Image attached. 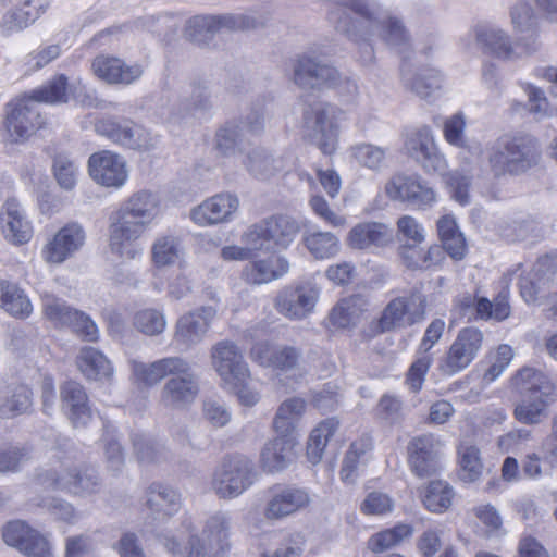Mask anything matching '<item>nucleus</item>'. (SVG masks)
Here are the masks:
<instances>
[{
  "label": "nucleus",
  "instance_id": "f257e3e1",
  "mask_svg": "<svg viewBox=\"0 0 557 557\" xmlns=\"http://www.w3.org/2000/svg\"><path fill=\"white\" fill-rule=\"evenodd\" d=\"M298 225L283 215H272L253 223L243 234L246 247L226 246L221 255L225 260H248L242 277L248 284L260 285L283 276L288 262L278 253L296 238Z\"/></svg>",
  "mask_w": 557,
  "mask_h": 557
},
{
  "label": "nucleus",
  "instance_id": "f03ea898",
  "mask_svg": "<svg viewBox=\"0 0 557 557\" xmlns=\"http://www.w3.org/2000/svg\"><path fill=\"white\" fill-rule=\"evenodd\" d=\"M133 374L145 386H153L166 376H172L162 389V400L175 405L193 403L199 392L195 374L186 360L166 357L149 364L134 362Z\"/></svg>",
  "mask_w": 557,
  "mask_h": 557
},
{
  "label": "nucleus",
  "instance_id": "7ed1b4c3",
  "mask_svg": "<svg viewBox=\"0 0 557 557\" xmlns=\"http://www.w3.org/2000/svg\"><path fill=\"white\" fill-rule=\"evenodd\" d=\"M307 401L301 397H290L280 404L273 418L276 436L261 453L262 468L268 472L280 471L292 461L297 445V425L305 414Z\"/></svg>",
  "mask_w": 557,
  "mask_h": 557
},
{
  "label": "nucleus",
  "instance_id": "20e7f679",
  "mask_svg": "<svg viewBox=\"0 0 557 557\" xmlns=\"http://www.w3.org/2000/svg\"><path fill=\"white\" fill-rule=\"evenodd\" d=\"M153 205L152 195L145 190L128 199L126 207L117 212L110 225L109 246L112 253L124 260L141 255L139 239L146 231L145 219Z\"/></svg>",
  "mask_w": 557,
  "mask_h": 557
},
{
  "label": "nucleus",
  "instance_id": "39448f33",
  "mask_svg": "<svg viewBox=\"0 0 557 557\" xmlns=\"http://www.w3.org/2000/svg\"><path fill=\"white\" fill-rule=\"evenodd\" d=\"M509 384L524 397L513 409L515 419L528 425L541 423L555 400L556 386L549 376L539 369L525 366L510 376Z\"/></svg>",
  "mask_w": 557,
  "mask_h": 557
},
{
  "label": "nucleus",
  "instance_id": "423d86ee",
  "mask_svg": "<svg viewBox=\"0 0 557 557\" xmlns=\"http://www.w3.org/2000/svg\"><path fill=\"white\" fill-rule=\"evenodd\" d=\"M212 363L224 383L232 386L243 406L251 407L258 403L259 394L248 387L249 369L234 343L219 342L212 349Z\"/></svg>",
  "mask_w": 557,
  "mask_h": 557
},
{
  "label": "nucleus",
  "instance_id": "0eeeda50",
  "mask_svg": "<svg viewBox=\"0 0 557 557\" xmlns=\"http://www.w3.org/2000/svg\"><path fill=\"white\" fill-rule=\"evenodd\" d=\"M540 160L536 140L528 135H515L505 139L488 158L495 177L519 175L535 166Z\"/></svg>",
  "mask_w": 557,
  "mask_h": 557
},
{
  "label": "nucleus",
  "instance_id": "6e6552de",
  "mask_svg": "<svg viewBox=\"0 0 557 557\" xmlns=\"http://www.w3.org/2000/svg\"><path fill=\"white\" fill-rule=\"evenodd\" d=\"M426 307L425 296L416 290L395 297L387 302L381 315L368 325L363 336L370 339L396 329L411 326L424 319Z\"/></svg>",
  "mask_w": 557,
  "mask_h": 557
},
{
  "label": "nucleus",
  "instance_id": "1a4fd4ad",
  "mask_svg": "<svg viewBox=\"0 0 557 557\" xmlns=\"http://www.w3.org/2000/svg\"><path fill=\"white\" fill-rule=\"evenodd\" d=\"M41 300L44 317L55 327H70L83 341H98V327L85 312L67 306L64 300L54 295L45 294Z\"/></svg>",
  "mask_w": 557,
  "mask_h": 557
},
{
  "label": "nucleus",
  "instance_id": "9d476101",
  "mask_svg": "<svg viewBox=\"0 0 557 557\" xmlns=\"http://www.w3.org/2000/svg\"><path fill=\"white\" fill-rule=\"evenodd\" d=\"M46 124V119L24 94L7 103L3 126L13 143L28 139Z\"/></svg>",
  "mask_w": 557,
  "mask_h": 557
},
{
  "label": "nucleus",
  "instance_id": "9b49d317",
  "mask_svg": "<svg viewBox=\"0 0 557 557\" xmlns=\"http://www.w3.org/2000/svg\"><path fill=\"white\" fill-rule=\"evenodd\" d=\"M98 135L115 145L133 150H149L154 144L150 133L129 119L104 116L95 123Z\"/></svg>",
  "mask_w": 557,
  "mask_h": 557
},
{
  "label": "nucleus",
  "instance_id": "f8f14e48",
  "mask_svg": "<svg viewBox=\"0 0 557 557\" xmlns=\"http://www.w3.org/2000/svg\"><path fill=\"white\" fill-rule=\"evenodd\" d=\"M483 342V332L478 327L466 326L459 330L445 357L438 363L440 371L446 375H455L468 368L478 357Z\"/></svg>",
  "mask_w": 557,
  "mask_h": 557
},
{
  "label": "nucleus",
  "instance_id": "ddd939ff",
  "mask_svg": "<svg viewBox=\"0 0 557 557\" xmlns=\"http://www.w3.org/2000/svg\"><path fill=\"white\" fill-rule=\"evenodd\" d=\"M35 480L42 491H61L74 495L95 492L98 485L95 470L89 467L62 471L46 470L38 473Z\"/></svg>",
  "mask_w": 557,
  "mask_h": 557
},
{
  "label": "nucleus",
  "instance_id": "4468645a",
  "mask_svg": "<svg viewBox=\"0 0 557 557\" xmlns=\"http://www.w3.org/2000/svg\"><path fill=\"white\" fill-rule=\"evenodd\" d=\"M87 170L90 178L106 188L119 189L128 180L126 160L120 153L108 149L91 153Z\"/></svg>",
  "mask_w": 557,
  "mask_h": 557
},
{
  "label": "nucleus",
  "instance_id": "2eb2a0df",
  "mask_svg": "<svg viewBox=\"0 0 557 557\" xmlns=\"http://www.w3.org/2000/svg\"><path fill=\"white\" fill-rule=\"evenodd\" d=\"M251 470L250 461L243 456L225 458L213 478L216 494L223 498L240 495L252 484Z\"/></svg>",
  "mask_w": 557,
  "mask_h": 557
},
{
  "label": "nucleus",
  "instance_id": "dca6fc26",
  "mask_svg": "<svg viewBox=\"0 0 557 557\" xmlns=\"http://www.w3.org/2000/svg\"><path fill=\"white\" fill-rule=\"evenodd\" d=\"M294 82L300 87L319 89H339L342 84L345 83L348 91H350V89L354 91L357 90L356 84L351 83L348 78L342 81L334 67L321 64L308 55H302L297 60L294 70Z\"/></svg>",
  "mask_w": 557,
  "mask_h": 557
},
{
  "label": "nucleus",
  "instance_id": "f3484780",
  "mask_svg": "<svg viewBox=\"0 0 557 557\" xmlns=\"http://www.w3.org/2000/svg\"><path fill=\"white\" fill-rule=\"evenodd\" d=\"M228 527L226 519L222 516H213L208 519L202 531V540L196 535H189L186 557H205L208 550L212 557H222L230 549Z\"/></svg>",
  "mask_w": 557,
  "mask_h": 557
},
{
  "label": "nucleus",
  "instance_id": "a211bd4d",
  "mask_svg": "<svg viewBox=\"0 0 557 557\" xmlns=\"http://www.w3.org/2000/svg\"><path fill=\"white\" fill-rule=\"evenodd\" d=\"M3 541L27 557H52L48 539L21 520L8 522L2 529Z\"/></svg>",
  "mask_w": 557,
  "mask_h": 557
},
{
  "label": "nucleus",
  "instance_id": "6ab92c4d",
  "mask_svg": "<svg viewBox=\"0 0 557 557\" xmlns=\"http://www.w3.org/2000/svg\"><path fill=\"white\" fill-rule=\"evenodd\" d=\"M343 112L329 104L318 103L310 106L304 113L305 122L312 125L321 137L318 146L324 154H332L336 149L338 136V120Z\"/></svg>",
  "mask_w": 557,
  "mask_h": 557
},
{
  "label": "nucleus",
  "instance_id": "aec40b11",
  "mask_svg": "<svg viewBox=\"0 0 557 557\" xmlns=\"http://www.w3.org/2000/svg\"><path fill=\"white\" fill-rule=\"evenodd\" d=\"M438 446L440 441L432 434L411 438L407 446L408 465L416 476L424 479L438 472Z\"/></svg>",
  "mask_w": 557,
  "mask_h": 557
},
{
  "label": "nucleus",
  "instance_id": "412c9836",
  "mask_svg": "<svg viewBox=\"0 0 557 557\" xmlns=\"http://www.w3.org/2000/svg\"><path fill=\"white\" fill-rule=\"evenodd\" d=\"M268 492L269 500L264 509L268 519H282L306 508L310 503L308 493L296 486L275 484Z\"/></svg>",
  "mask_w": 557,
  "mask_h": 557
},
{
  "label": "nucleus",
  "instance_id": "4be33fe9",
  "mask_svg": "<svg viewBox=\"0 0 557 557\" xmlns=\"http://www.w3.org/2000/svg\"><path fill=\"white\" fill-rule=\"evenodd\" d=\"M85 242L83 227L71 222L61 227L42 248V257L48 263H62L72 257Z\"/></svg>",
  "mask_w": 557,
  "mask_h": 557
},
{
  "label": "nucleus",
  "instance_id": "5701e85b",
  "mask_svg": "<svg viewBox=\"0 0 557 557\" xmlns=\"http://www.w3.org/2000/svg\"><path fill=\"white\" fill-rule=\"evenodd\" d=\"M11 8L3 14L0 29L4 34L22 30L38 20L48 7V0H0V7Z\"/></svg>",
  "mask_w": 557,
  "mask_h": 557
},
{
  "label": "nucleus",
  "instance_id": "b1692460",
  "mask_svg": "<svg viewBox=\"0 0 557 557\" xmlns=\"http://www.w3.org/2000/svg\"><path fill=\"white\" fill-rule=\"evenodd\" d=\"M249 357L261 367L290 371L298 366L301 354L294 346H274L268 341H258L251 346Z\"/></svg>",
  "mask_w": 557,
  "mask_h": 557
},
{
  "label": "nucleus",
  "instance_id": "393cba45",
  "mask_svg": "<svg viewBox=\"0 0 557 557\" xmlns=\"http://www.w3.org/2000/svg\"><path fill=\"white\" fill-rule=\"evenodd\" d=\"M92 73L101 81L111 85H129L144 73L139 64H126L122 59L99 54L91 62Z\"/></svg>",
  "mask_w": 557,
  "mask_h": 557
},
{
  "label": "nucleus",
  "instance_id": "a878e982",
  "mask_svg": "<svg viewBox=\"0 0 557 557\" xmlns=\"http://www.w3.org/2000/svg\"><path fill=\"white\" fill-rule=\"evenodd\" d=\"M385 193L393 199L405 200L419 208L430 207L436 200L434 190L412 176L395 175L385 185Z\"/></svg>",
  "mask_w": 557,
  "mask_h": 557
},
{
  "label": "nucleus",
  "instance_id": "bb28decb",
  "mask_svg": "<svg viewBox=\"0 0 557 557\" xmlns=\"http://www.w3.org/2000/svg\"><path fill=\"white\" fill-rule=\"evenodd\" d=\"M474 306L475 315L480 320H494L497 322L505 321L511 314L510 306V287L508 283L502 285L493 300L487 297H465L460 301V308L466 309Z\"/></svg>",
  "mask_w": 557,
  "mask_h": 557
},
{
  "label": "nucleus",
  "instance_id": "cd10ccee",
  "mask_svg": "<svg viewBox=\"0 0 557 557\" xmlns=\"http://www.w3.org/2000/svg\"><path fill=\"white\" fill-rule=\"evenodd\" d=\"M0 227L4 238L16 246L27 244L33 237V226L14 198L8 199L2 207Z\"/></svg>",
  "mask_w": 557,
  "mask_h": 557
},
{
  "label": "nucleus",
  "instance_id": "c85d7f7f",
  "mask_svg": "<svg viewBox=\"0 0 557 557\" xmlns=\"http://www.w3.org/2000/svg\"><path fill=\"white\" fill-rule=\"evenodd\" d=\"M237 208L236 196L227 193L218 194L196 207L191 211V220L200 226L222 223L227 221Z\"/></svg>",
  "mask_w": 557,
  "mask_h": 557
},
{
  "label": "nucleus",
  "instance_id": "c756f323",
  "mask_svg": "<svg viewBox=\"0 0 557 557\" xmlns=\"http://www.w3.org/2000/svg\"><path fill=\"white\" fill-rule=\"evenodd\" d=\"M215 314L212 307H201L184 314L176 323L174 341L183 345L199 342L208 332Z\"/></svg>",
  "mask_w": 557,
  "mask_h": 557
},
{
  "label": "nucleus",
  "instance_id": "7c9ffc66",
  "mask_svg": "<svg viewBox=\"0 0 557 557\" xmlns=\"http://www.w3.org/2000/svg\"><path fill=\"white\" fill-rule=\"evenodd\" d=\"M314 297L302 286H287L275 298V308L289 319H301L312 311Z\"/></svg>",
  "mask_w": 557,
  "mask_h": 557
},
{
  "label": "nucleus",
  "instance_id": "2f4dec72",
  "mask_svg": "<svg viewBox=\"0 0 557 557\" xmlns=\"http://www.w3.org/2000/svg\"><path fill=\"white\" fill-rule=\"evenodd\" d=\"M391 242V230L384 223L380 222L358 223L347 235V245L359 250H367L372 247H384Z\"/></svg>",
  "mask_w": 557,
  "mask_h": 557
},
{
  "label": "nucleus",
  "instance_id": "473e14b6",
  "mask_svg": "<svg viewBox=\"0 0 557 557\" xmlns=\"http://www.w3.org/2000/svg\"><path fill=\"white\" fill-rule=\"evenodd\" d=\"M61 400L69 406V419L74 426L84 425L91 419L92 411L84 386L73 380L61 385Z\"/></svg>",
  "mask_w": 557,
  "mask_h": 557
},
{
  "label": "nucleus",
  "instance_id": "72a5a7b5",
  "mask_svg": "<svg viewBox=\"0 0 557 557\" xmlns=\"http://www.w3.org/2000/svg\"><path fill=\"white\" fill-rule=\"evenodd\" d=\"M436 230L445 257L449 256L455 261L463 260L468 253V245L455 218L451 214L441 216L436 222Z\"/></svg>",
  "mask_w": 557,
  "mask_h": 557
},
{
  "label": "nucleus",
  "instance_id": "f704fd0d",
  "mask_svg": "<svg viewBox=\"0 0 557 557\" xmlns=\"http://www.w3.org/2000/svg\"><path fill=\"white\" fill-rule=\"evenodd\" d=\"M256 26L255 21L247 15H199L193 17L188 28L193 29L191 35L208 34L221 29L245 30Z\"/></svg>",
  "mask_w": 557,
  "mask_h": 557
},
{
  "label": "nucleus",
  "instance_id": "c9c22d12",
  "mask_svg": "<svg viewBox=\"0 0 557 557\" xmlns=\"http://www.w3.org/2000/svg\"><path fill=\"white\" fill-rule=\"evenodd\" d=\"M144 506L152 516L171 517L181 508V495L162 484H151L146 491Z\"/></svg>",
  "mask_w": 557,
  "mask_h": 557
},
{
  "label": "nucleus",
  "instance_id": "e433bc0d",
  "mask_svg": "<svg viewBox=\"0 0 557 557\" xmlns=\"http://www.w3.org/2000/svg\"><path fill=\"white\" fill-rule=\"evenodd\" d=\"M0 308L16 319H27L33 305L25 292L16 284L0 278Z\"/></svg>",
  "mask_w": 557,
  "mask_h": 557
},
{
  "label": "nucleus",
  "instance_id": "4c0bfd02",
  "mask_svg": "<svg viewBox=\"0 0 557 557\" xmlns=\"http://www.w3.org/2000/svg\"><path fill=\"white\" fill-rule=\"evenodd\" d=\"M423 507L432 513H444L453 505L455 491L443 480H432L419 491Z\"/></svg>",
  "mask_w": 557,
  "mask_h": 557
},
{
  "label": "nucleus",
  "instance_id": "58836bf2",
  "mask_svg": "<svg viewBox=\"0 0 557 557\" xmlns=\"http://www.w3.org/2000/svg\"><path fill=\"white\" fill-rule=\"evenodd\" d=\"M339 424L337 418L331 417L320 421L311 430L306 446V455L311 463L317 465L321 461L327 443L337 432Z\"/></svg>",
  "mask_w": 557,
  "mask_h": 557
},
{
  "label": "nucleus",
  "instance_id": "ea45409f",
  "mask_svg": "<svg viewBox=\"0 0 557 557\" xmlns=\"http://www.w3.org/2000/svg\"><path fill=\"white\" fill-rule=\"evenodd\" d=\"M373 447V438L369 434H362L350 443L339 471L341 480L344 483L354 481L360 461L372 451Z\"/></svg>",
  "mask_w": 557,
  "mask_h": 557
},
{
  "label": "nucleus",
  "instance_id": "a19ab883",
  "mask_svg": "<svg viewBox=\"0 0 557 557\" xmlns=\"http://www.w3.org/2000/svg\"><path fill=\"white\" fill-rule=\"evenodd\" d=\"M79 371L88 380H102L112 375V367L106 356L92 348L83 347L76 357Z\"/></svg>",
  "mask_w": 557,
  "mask_h": 557
},
{
  "label": "nucleus",
  "instance_id": "79ce46f5",
  "mask_svg": "<svg viewBox=\"0 0 557 557\" xmlns=\"http://www.w3.org/2000/svg\"><path fill=\"white\" fill-rule=\"evenodd\" d=\"M32 102L49 104L63 103L69 100V81L64 74L55 75L44 85L24 92Z\"/></svg>",
  "mask_w": 557,
  "mask_h": 557
},
{
  "label": "nucleus",
  "instance_id": "37998d69",
  "mask_svg": "<svg viewBox=\"0 0 557 557\" xmlns=\"http://www.w3.org/2000/svg\"><path fill=\"white\" fill-rule=\"evenodd\" d=\"M552 283L550 275L540 265V257L529 271H523L518 281L519 293L527 304H535L541 290Z\"/></svg>",
  "mask_w": 557,
  "mask_h": 557
},
{
  "label": "nucleus",
  "instance_id": "c03bdc74",
  "mask_svg": "<svg viewBox=\"0 0 557 557\" xmlns=\"http://www.w3.org/2000/svg\"><path fill=\"white\" fill-rule=\"evenodd\" d=\"M413 533V528L408 523H396L392 528L381 530L368 540V548L377 554L400 545Z\"/></svg>",
  "mask_w": 557,
  "mask_h": 557
},
{
  "label": "nucleus",
  "instance_id": "a18cd8bd",
  "mask_svg": "<svg viewBox=\"0 0 557 557\" xmlns=\"http://www.w3.org/2000/svg\"><path fill=\"white\" fill-rule=\"evenodd\" d=\"M476 40L484 54L498 59H509L512 55V46L502 30L482 27L476 32Z\"/></svg>",
  "mask_w": 557,
  "mask_h": 557
},
{
  "label": "nucleus",
  "instance_id": "49530a36",
  "mask_svg": "<svg viewBox=\"0 0 557 557\" xmlns=\"http://www.w3.org/2000/svg\"><path fill=\"white\" fill-rule=\"evenodd\" d=\"M30 388L25 384H16L8 387L7 397L0 407L2 418H14L27 413L32 408Z\"/></svg>",
  "mask_w": 557,
  "mask_h": 557
},
{
  "label": "nucleus",
  "instance_id": "de8ad7c7",
  "mask_svg": "<svg viewBox=\"0 0 557 557\" xmlns=\"http://www.w3.org/2000/svg\"><path fill=\"white\" fill-rule=\"evenodd\" d=\"M411 146L419 151L423 158L424 168H432L434 171H441L446 168V160L435 147L431 131L429 127H422L411 138Z\"/></svg>",
  "mask_w": 557,
  "mask_h": 557
},
{
  "label": "nucleus",
  "instance_id": "09e8293b",
  "mask_svg": "<svg viewBox=\"0 0 557 557\" xmlns=\"http://www.w3.org/2000/svg\"><path fill=\"white\" fill-rule=\"evenodd\" d=\"M459 475L465 482H475L482 474L483 463L480 450L474 445H460L457 448Z\"/></svg>",
  "mask_w": 557,
  "mask_h": 557
},
{
  "label": "nucleus",
  "instance_id": "8fccbe9b",
  "mask_svg": "<svg viewBox=\"0 0 557 557\" xmlns=\"http://www.w3.org/2000/svg\"><path fill=\"white\" fill-rule=\"evenodd\" d=\"M302 243L315 259L332 258L339 249L337 237L329 232L308 233L304 236Z\"/></svg>",
  "mask_w": 557,
  "mask_h": 557
},
{
  "label": "nucleus",
  "instance_id": "3c124183",
  "mask_svg": "<svg viewBox=\"0 0 557 557\" xmlns=\"http://www.w3.org/2000/svg\"><path fill=\"white\" fill-rule=\"evenodd\" d=\"M181 245L176 237L162 235L158 237L151 249L152 262L157 268L174 264L180 260Z\"/></svg>",
  "mask_w": 557,
  "mask_h": 557
},
{
  "label": "nucleus",
  "instance_id": "603ef678",
  "mask_svg": "<svg viewBox=\"0 0 557 557\" xmlns=\"http://www.w3.org/2000/svg\"><path fill=\"white\" fill-rule=\"evenodd\" d=\"M52 173L59 186L65 190L74 189L79 177L78 165L66 153L53 157Z\"/></svg>",
  "mask_w": 557,
  "mask_h": 557
},
{
  "label": "nucleus",
  "instance_id": "864d4df0",
  "mask_svg": "<svg viewBox=\"0 0 557 557\" xmlns=\"http://www.w3.org/2000/svg\"><path fill=\"white\" fill-rule=\"evenodd\" d=\"M419 356L410 364L406 372L405 383L409 389L413 393H418L422 389L425 381V376L433 363L432 352L418 351Z\"/></svg>",
  "mask_w": 557,
  "mask_h": 557
},
{
  "label": "nucleus",
  "instance_id": "5fc2aeb1",
  "mask_svg": "<svg viewBox=\"0 0 557 557\" xmlns=\"http://www.w3.org/2000/svg\"><path fill=\"white\" fill-rule=\"evenodd\" d=\"M135 327L146 335H158L165 329V319L162 312L156 309H144L134 317Z\"/></svg>",
  "mask_w": 557,
  "mask_h": 557
},
{
  "label": "nucleus",
  "instance_id": "6e6d98bb",
  "mask_svg": "<svg viewBox=\"0 0 557 557\" xmlns=\"http://www.w3.org/2000/svg\"><path fill=\"white\" fill-rule=\"evenodd\" d=\"M352 154L364 168L379 171L386 161V151L380 147L361 144L352 148Z\"/></svg>",
  "mask_w": 557,
  "mask_h": 557
},
{
  "label": "nucleus",
  "instance_id": "4d7b16f0",
  "mask_svg": "<svg viewBox=\"0 0 557 557\" xmlns=\"http://www.w3.org/2000/svg\"><path fill=\"white\" fill-rule=\"evenodd\" d=\"M513 359V349L508 344H500L496 347L492 357V363L484 372V380L487 382L495 381L510 364Z\"/></svg>",
  "mask_w": 557,
  "mask_h": 557
},
{
  "label": "nucleus",
  "instance_id": "13d9d810",
  "mask_svg": "<svg viewBox=\"0 0 557 557\" xmlns=\"http://www.w3.org/2000/svg\"><path fill=\"white\" fill-rule=\"evenodd\" d=\"M393 507L394 502L387 494L371 492L362 502L360 510L368 516H382L391 512Z\"/></svg>",
  "mask_w": 557,
  "mask_h": 557
},
{
  "label": "nucleus",
  "instance_id": "bf43d9fd",
  "mask_svg": "<svg viewBox=\"0 0 557 557\" xmlns=\"http://www.w3.org/2000/svg\"><path fill=\"white\" fill-rule=\"evenodd\" d=\"M356 298L349 297L341 299L331 310L329 314L330 325L334 329H347L352 320V307L355 306Z\"/></svg>",
  "mask_w": 557,
  "mask_h": 557
},
{
  "label": "nucleus",
  "instance_id": "052dcab7",
  "mask_svg": "<svg viewBox=\"0 0 557 557\" xmlns=\"http://www.w3.org/2000/svg\"><path fill=\"white\" fill-rule=\"evenodd\" d=\"M445 183L451 197L465 206L469 202L470 180L461 173L455 171L445 175Z\"/></svg>",
  "mask_w": 557,
  "mask_h": 557
},
{
  "label": "nucleus",
  "instance_id": "680f3d73",
  "mask_svg": "<svg viewBox=\"0 0 557 557\" xmlns=\"http://www.w3.org/2000/svg\"><path fill=\"white\" fill-rule=\"evenodd\" d=\"M466 128V121L461 113H456L446 119L443 125V135L445 140L456 147H463V133Z\"/></svg>",
  "mask_w": 557,
  "mask_h": 557
},
{
  "label": "nucleus",
  "instance_id": "e2e57ef3",
  "mask_svg": "<svg viewBox=\"0 0 557 557\" xmlns=\"http://www.w3.org/2000/svg\"><path fill=\"white\" fill-rule=\"evenodd\" d=\"M397 231L409 245H420L424 242L423 227L410 215H403L398 219Z\"/></svg>",
  "mask_w": 557,
  "mask_h": 557
},
{
  "label": "nucleus",
  "instance_id": "0e129e2a",
  "mask_svg": "<svg viewBox=\"0 0 557 557\" xmlns=\"http://www.w3.org/2000/svg\"><path fill=\"white\" fill-rule=\"evenodd\" d=\"M309 203L313 212L319 218H321L326 224L334 227H338L343 226L346 223V219L331 210L327 201L322 196H312L310 198Z\"/></svg>",
  "mask_w": 557,
  "mask_h": 557
},
{
  "label": "nucleus",
  "instance_id": "69168bd1",
  "mask_svg": "<svg viewBox=\"0 0 557 557\" xmlns=\"http://www.w3.org/2000/svg\"><path fill=\"white\" fill-rule=\"evenodd\" d=\"M60 53L61 48L59 45L41 46L27 55V64L32 70H40L58 59Z\"/></svg>",
  "mask_w": 557,
  "mask_h": 557
},
{
  "label": "nucleus",
  "instance_id": "338daca9",
  "mask_svg": "<svg viewBox=\"0 0 557 557\" xmlns=\"http://www.w3.org/2000/svg\"><path fill=\"white\" fill-rule=\"evenodd\" d=\"M301 553L302 541L299 540V536H288L277 542L273 552H263L261 557H300Z\"/></svg>",
  "mask_w": 557,
  "mask_h": 557
},
{
  "label": "nucleus",
  "instance_id": "774afa93",
  "mask_svg": "<svg viewBox=\"0 0 557 557\" xmlns=\"http://www.w3.org/2000/svg\"><path fill=\"white\" fill-rule=\"evenodd\" d=\"M517 557H550V555L536 537L524 534L519 540Z\"/></svg>",
  "mask_w": 557,
  "mask_h": 557
}]
</instances>
